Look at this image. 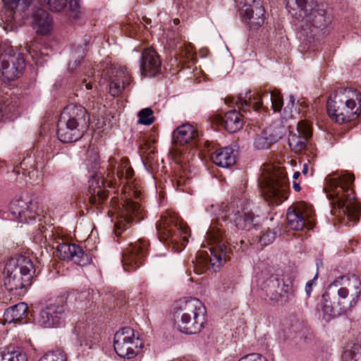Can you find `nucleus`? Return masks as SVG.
Returning a JSON list of instances; mask_svg holds the SVG:
<instances>
[{"instance_id": "nucleus-1", "label": "nucleus", "mask_w": 361, "mask_h": 361, "mask_svg": "<svg viewBox=\"0 0 361 361\" xmlns=\"http://www.w3.org/2000/svg\"><path fill=\"white\" fill-rule=\"evenodd\" d=\"M361 295V281L355 275L342 276L330 283L323 295L322 307L324 319L331 318L355 307Z\"/></svg>"}, {"instance_id": "nucleus-2", "label": "nucleus", "mask_w": 361, "mask_h": 361, "mask_svg": "<svg viewBox=\"0 0 361 361\" xmlns=\"http://www.w3.org/2000/svg\"><path fill=\"white\" fill-rule=\"evenodd\" d=\"M355 177L350 173H336L326 178L325 188L327 196L332 200L334 209L346 216L350 221H357L361 208L353 189Z\"/></svg>"}, {"instance_id": "nucleus-3", "label": "nucleus", "mask_w": 361, "mask_h": 361, "mask_svg": "<svg viewBox=\"0 0 361 361\" xmlns=\"http://www.w3.org/2000/svg\"><path fill=\"white\" fill-rule=\"evenodd\" d=\"M288 12L295 18L304 21L302 29L312 36L325 32L331 23L330 17L316 0H285Z\"/></svg>"}, {"instance_id": "nucleus-4", "label": "nucleus", "mask_w": 361, "mask_h": 361, "mask_svg": "<svg viewBox=\"0 0 361 361\" xmlns=\"http://www.w3.org/2000/svg\"><path fill=\"white\" fill-rule=\"evenodd\" d=\"M89 116L86 109L71 104L61 112L57 123L58 139L64 143L80 139L88 128Z\"/></svg>"}, {"instance_id": "nucleus-5", "label": "nucleus", "mask_w": 361, "mask_h": 361, "mask_svg": "<svg viewBox=\"0 0 361 361\" xmlns=\"http://www.w3.org/2000/svg\"><path fill=\"white\" fill-rule=\"evenodd\" d=\"M327 112L332 119L343 123L356 119L361 113V94L351 88L341 89L327 102Z\"/></svg>"}, {"instance_id": "nucleus-6", "label": "nucleus", "mask_w": 361, "mask_h": 361, "mask_svg": "<svg viewBox=\"0 0 361 361\" xmlns=\"http://www.w3.org/2000/svg\"><path fill=\"white\" fill-rule=\"evenodd\" d=\"M205 312V307L199 299L190 298L180 300L175 310L176 328L185 334L199 333L203 327Z\"/></svg>"}, {"instance_id": "nucleus-7", "label": "nucleus", "mask_w": 361, "mask_h": 361, "mask_svg": "<svg viewBox=\"0 0 361 361\" xmlns=\"http://www.w3.org/2000/svg\"><path fill=\"white\" fill-rule=\"evenodd\" d=\"M223 226L219 223L211 224L206 234V240L209 247L207 250H200L197 255L199 262L208 269L216 271L228 259L229 255L226 245L228 243L226 235H223Z\"/></svg>"}, {"instance_id": "nucleus-8", "label": "nucleus", "mask_w": 361, "mask_h": 361, "mask_svg": "<svg viewBox=\"0 0 361 361\" xmlns=\"http://www.w3.org/2000/svg\"><path fill=\"white\" fill-rule=\"evenodd\" d=\"M35 273V268L31 259L23 255L12 257L4 267V286L10 292L25 289L31 285Z\"/></svg>"}, {"instance_id": "nucleus-9", "label": "nucleus", "mask_w": 361, "mask_h": 361, "mask_svg": "<svg viewBox=\"0 0 361 361\" xmlns=\"http://www.w3.org/2000/svg\"><path fill=\"white\" fill-rule=\"evenodd\" d=\"M259 185L264 199L271 204L279 205L287 198V177L282 169L264 166Z\"/></svg>"}, {"instance_id": "nucleus-10", "label": "nucleus", "mask_w": 361, "mask_h": 361, "mask_svg": "<svg viewBox=\"0 0 361 361\" xmlns=\"http://www.w3.org/2000/svg\"><path fill=\"white\" fill-rule=\"evenodd\" d=\"M273 269L262 265L260 272L257 273V283L264 293L266 299L273 302H285L291 293L292 287L281 281L272 274Z\"/></svg>"}, {"instance_id": "nucleus-11", "label": "nucleus", "mask_w": 361, "mask_h": 361, "mask_svg": "<svg viewBox=\"0 0 361 361\" xmlns=\"http://www.w3.org/2000/svg\"><path fill=\"white\" fill-rule=\"evenodd\" d=\"M158 236L161 241L169 240L173 244L181 246L188 243L189 229L177 214L167 212L156 224Z\"/></svg>"}, {"instance_id": "nucleus-12", "label": "nucleus", "mask_w": 361, "mask_h": 361, "mask_svg": "<svg viewBox=\"0 0 361 361\" xmlns=\"http://www.w3.org/2000/svg\"><path fill=\"white\" fill-rule=\"evenodd\" d=\"M10 212L16 220L23 224L37 219L40 221L44 212L39 199L29 195L13 200L10 204Z\"/></svg>"}, {"instance_id": "nucleus-13", "label": "nucleus", "mask_w": 361, "mask_h": 361, "mask_svg": "<svg viewBox=\"0 0 361 361\" xmlns=\"http://www.w3.org/2000/svg\"><path fill=\"white\" fill-rule=\"evenodd\" d=\"M86 165L87 169L93 173L89 180L90 202L92 205L99 206L108 197L106 188L113 186L114 183L112 180H106L101 175L94 172L99 166V156L96 152H88Z\"/></svg>"}, {"instance_id": "nucleus-14", "label": "nucleus", "mask_w": 361, "mask_h": 361, "mask_svg": "<svg viewBox=\"0 0 361 361\" xmlns=\"http://www.w3.org/2000/svg\"><path fill=\"white\" fill-rule=\"evenodd\" d=\"M25 67L23 55L8 44L0 45V72L8 80H13L22 74Z\"/></svg>"}, {"instance_id": "nucleus-15", "label": "nucleus", "mask_w": 361, "mask_h": 361, "mask_svg": "<svg viewBox=\"0 0 361 361\" xmlns=\"http://www.w3.org/2000/svg\"><path fill=\"white\" fill-rule=\"evenodd\" d=\"M143 346V341L135 336L134 330L130 327L123 328L114 335V348L121 357L132 359L140 353Z\"/></svg>"}, {"instance_id": "nucleus-16", "label": "nucleus", "mask_w": 361, "mask_h": 361, "mask_svg": "<svg viewBox=\"0 0 361 361\" xmlns=\"http://www.w3.org/2000/svg\"><path fill=\"white\" fill-rule=\"evenodd\" d=\"M235 103L243 111H246L247 107L250 106L255 111L261 108L267 109V106L271 104L274 111L279 112L281 111L283 101L280 92L274 90L271 92L261 91L255 95H252V99L251 95L248 97V99L240 96L236 99Z\"/></svg>"}, {"instance_id": "nucleus-17", "label": "nucleus", "mask_w": 361, "mask_h": 361, "mask_svg": "<svg viewBox=\"0 0 361 361\" xmlns=\"http://www.w3.org/2000/svg\"><path fill=\"white\" fill-rule=\"evenodd\" d=\"M149 243L146 240L140 239L135 243H130L123 251L122 262L124 269L130 271L139 267L147 254Z\"/></svg>"}, {"instance_id": "nucleus-18", "label": "nucleus", "mask_w": 361, "mask_h": 361, "mask_svg": "<svg viewBox=\"0 0 361 361\" xmlns=\"http://www.w3.org/2000/svg\"><path fill=\"white\" fill-rule=\"evenodd\" d=\"M312 212L302 204L290 207L286 213L288 224L291 229L300 231L305 226H312Z\"/></svg>"}, {"instance_id": "nucleus-19", "label": "nucleus", "mask_w": 361, "mask_h": 361, "mask_svg": "<svg viewBox=\"0 0 361 361\" xmlns=\"http://www.w3.org/2000/svg\"><path fill=\"white\" fill-rule=\"evenodd\" d=\"M122 212L119 214L120 219L115 224L116 230L126 229L133 221H137L145 217V211L137 202L126 197V201L121 204Z\"/></svg>"}, {"instance_id": "nucleus-20", "label": "nucleus", "mask_w": 361, "mask_h": 361, "mask_svg": "<svg viewBox=\"0 0 361 361\" xmlns=\"http://www.w3.org/2000/svg\"><path fill=\"white\" fill-rule=\"evenodd\" d=\"M240 15L251 29L257 30L264 23V8L260 0H252L246 2L240 8Z\"/></svg>"}, {"instance_id": "nucleus-21", "label": "nucleus", "mask_w": 361, "mask_h": 361, "mask_svg": "<svg viewBox=\"0 0 361 361\" xmlns=\"http://www.w3.org/2000/svg\"><path fill=\"white\" fill-rule=\"evenodd\" d=\"M64 311V306L61 304H47L39 313L37 322L44 328L56 327L61 322Z\"/></svg>"}, {"instance_id": "nucleus-22", "label": "nucleus", "mask_w": 361, "mask_h": 361, "mask_svg": "<svg viewBox=\"0 0 361 361\" xmlns=\"http://www.w3.org/2000/svg\"><path fill=\"white\" fill-rule=\"evenodd\" d=\"M58 256L63 260L72 259L75 263L80 266H85L90 263L91 259L82 249L75 244L63 243L57 247Z\"/></svg>"}, {"instance_id": "nucleus-23", "label": "nucleus", "mask_w": 361, "mask_h": 361, "mask_svg": "<svg viewBox=\"0 0 361 361\" xmlns=\"http://www.w3.org/2000/svg\"><path fill=\"white\" fill-rule=\"evenodd\" d=\"M311 135L310 125L305 121H300L298 123L296 132L291 133L288 137V145L295 152H301L306 147Z\"/></svg>"}, {"instance_id": "nucleus-24", "label": "nucleus", "mask_w": 361, "mask_h": 361, "mask_svg": "<svg viewBox=\"0 0 361 361\" xmlns=\"http://www.w3.org/2000/svg\"><path fill=\"white\" fill-rule=\"evenodd\" d=\"M161 61L157 52L152 48L145 49L140 61V71L146 76H154L160 72Z\"/></svg>"}, {"instance_id": "nucleus-25", "label": "nucleus", "mask_w": 361, "mask_h": 361, "mask_svg": "<svg viewBox=\"0 0 361 361\" xmlns=\"http://www.w3.org/2000/svg\"><path fill=\"white\" fill-rule=\"evenodd\" d=\"M131 82L132 78L128 73L126 68L120 66L111 79L109 93L114 97L118 96Z\"/></svg>"}, {"instance_id": "nucleus-26", "label": "nucleus", "mask_w": 361, "mask_h": 361, "mask_svg": "<svg viewBox=\"0 0 361 361\" xmlns=\"http://www.w3.org/2000/svg\"><path fill=\"white\" fill-rule=\"evenodd\" d=\"M32 26L37 33L47 35L52 30V18L47 11L38 9L32 16Z\"/></svg>"}, {"instance_id": "nucleus-27", "label": "nucleus", "mask_w": 361, "mask_h": 361, "mask_svg": "<svg viewBox=\"0 0 361 361\" xmlns=\"http://www.w3.org/2000/svg\"><path fill=\"white\" fill-rule=\"evenodd\" d=\"M27 312V305L25 302H19L4 312V317L0 319V323L16 324L21 321Z\"/></svg>"}, {"instance_id": "nucleus-28", "label": "nucleus", "mask_w": 361, "mask_h": 361, "mask_svg": "<svg viewBox=\"0 0 361 361\" xmlns=\"http://www.w3.org/2000/svg\"><path fill=\"white\" fill-rule=\"evenodd\" d=\"M212 159L216 165L222 168H228L235 164L236 154L231 147H226L216 150Z\"/></svg>"}, {"instance_id": "nucleus-29", "label": "nucleus", "mask_w": 361, "mask_h": 361, "mask_svg": "<svg viewBox=\"0 0 361 361\" xmlns=\"http://www.w3.org/2000/svg\"><path fill=\"white\" fill-rule=\"evenodd\" d=\"M197 135V132L192 125L183 124L173 132V139L176 144L184 145L192 142Z\"/></svg>"}, {"instance_id": "nucleus-30", "label": "nucleus", "mask_w": 361, "mask_h": 361, "mask_svg": "<svg viewBox=\"0 0 361 361\" xmlns=\"http://www.w3.org/2000/svg\"><path fill=\"white\" fill-rule=\"evenodd\" d=\"M281 137V135L279 133H275L273 129H267L257 135L253 145L257 149H266L272 144L276 142Z\"/></svg>"}, {"instance_id": "nucleus-31", "label": "nucleus", "mask_w": 361, "mask_h": 361, "mask_svg": "<svg viewBox=\"0 0 361 361\" xmlns=\"http://www.w3.org/2000/svg\"><path fill=\"white\" fill-rule=\"evenodd\" d=\"M226 130L231 133H235L243 126V120L240 114L236 110H231L226 113L221 118Z\"/></svg>"}, {"instance_id": "nucleus-32", "label": "nucleus", "mask_w": 361, "mask_h": 361, "mask_svg": "<svg viewBox=\"0 0 361 361\" xmlns=\"http://www.w3.org/2000/svg\"><path fill=\"white\" fill-rule=\"evenodd\" d=\"M233 221L240 230L249 231L255 226V216L251 211L243 209L234 214Z\"/></svg>"}, {"instance_id": "nucleus-33", "label": "nucleus", "mask_w": 361, "mask_h": 361, "mask_svg": "<svg viewBox=\"0 0 361 361\" xmlns=\"http://www.w3.org/2000/svg\"><path fill=\"white\" fill-rule=\"evenodd\" d=\"M0 361H27L25 353L14 349H0Z\"/></svg>"}, {"instance_id": "nucleus-34", "label": "nucleus", "mask_w": 361, "mask_h": 361, "mask_svg": "<svg viewBox=\"0 0 361 361\" xmlns=\"http://www.w3.org/2000/svg\"><path fill=\"white\" fill-rule=\"evenodd\" d=\"M16 108V102H13L8 95H0V119L14 113Z\"/></svg>"}, {"instance_id": "nucleus-35", "label": "nucleus", "mask_w": 361, "mask_h": 361, "mask_svg": "<svg viewBox=\"0 0 361 361\" xmlns=\"http://www.w3.org/2000/svg\"><path fill=\"white\" fill-rule=\"evenodd\" d=\"M85 49L82 46H78L73 48L71 54V60L68 63V68L70 70L75 69L80 64L85 56Z\"/></svg>"}, {"instance_id": "nucleus-36", "label": "nucleus", "mask_w": 361, "mask_h": 361, "mask_svg": "<svg viewBox=\"0 0 361 361\" xmlns=\"http://www.w3.org/2000/svg\"><path fill=\"white\" fill-rule=\"evenodd\" d=\"M343 361H361V341L343 353Z\"/></svg>"}, {"instance_id": "nucleus-37", "label": "nucleus", "mask_w": 361, "mask_h": 361, "mask_svg": "<svg viewBox=\"0 0 361 361\" xmlns=\"http://www.w3.org/2000/svg\"><path fill=\"white\" fill-rule=\"evenodd\" d=\"M153 111L150 108H145L138 113V123L140 124L149 126L154 121Z\"/></svg>"}, {"instance_id": "nucleus-38", "label": "nucleus", "mask_w": 361, "mask_h": 361, "mask_svg": "<svg viewBox=\"0 0 361 361\" xmlns=\"http://www.w3.org/2000/svg\"><path fill=\"white\" fill-rule=\"evenodd\" d=\"M38 361H67V356L63 351L56 350L49 353H47Z\"/></svg>"}, {"instance_id": "nucleus-39", "label": "nucleus", "mask_w": 361, "mask_h": 361, "mask_svg": "<svg viewBox=\"0 0 361 361\" xmlns=\"http://www.w3.org/2000/svg\"><path fill=\"white\" fill-rule=\"evenodd\" d=\"M32 1L33 0H3L8 8L12 11L18 7H20L23 11H25L30 6Z\"/></svg>"}, {"instance_id": "nucleus-40", "label": "nucleus", "mask_w": 361, "mask_h": 361, "mask_svg": "<svg viewBox=\"0 0 361 361\" xmlns=\"http://www.w3.org/2000/svg\"><path fill=\"white\" fill-rule=\"evenodd\" d=\"M276 232L268 228L263 233L259 238V243L262 245H267L274 242L276 238Z\"/></svg>"}, {"instance_id": "nucleus-41", "label": "nucleus", "mask_w": 361, "mask_h": 361, "mask_svg": "<svg viewBox=\"0 0 361 361\" xmlns=\"http://www.w3.org/2000/svg\"><path fill=\"white\" fill-rule=\"evenodd\" d=\"M68 0H47L49 8L55 12L62 11L67 6Z\"/></svg>"}, {"instance_id": "nucleus-42", "label": "nucleus", "mask_w": 361, "mask_h": 361, "mask_svg": "<svg viewBox=\"0 0 361 361\" xmlns=\"http://www.w3.org/2000/svg\"><path fill=\"white\" fill-rule=\"evenodd\" d=\"M70 10L71 15L74 18H79V14L80 13V4L79 0H71L70 1Z\"/></svg>"}, {"instance_id": "nucleus-43", "label": "nucleus", "mask_w": 361, "mask_h": 361, "mask_svg": "<svg viewBox=\"0 0 361 361\" xmlns=\"http://www.w3.org/2000/svg\"><path fill=\"white\" fill-rule=\"evenodd\" d=\"M238 361H267V360L260 354L252 353L243 356Z\"/></svg>"}, {"instance_id": "nucleus-44", "label": "nucleus", "mask_w": 361, "mask_h": 361, "mask_svg": "<svg viewBox=\"0 0 361 361\" xmlns=\"http://www.w3.org/2000/svg\"><path fill=\"white\" fill-rule=\"evenodd\" d=\"M295 98L293 95H290L288 97V102L287 106L284 108V113L286 114L285 117H289L291 116V110L295 105Z\"/></svg>"}, {"instance_id": "nucleus-45", "label": "nucleus", "mask_w": 361, "mask_h": 361, "mask_svg": "<svg viewBox=\"0 0 361 361\" xmlns=\"http://www.w3.org/2000/svg\"><path fill=\"white\" fill-rule=\"evenodd\" d=\"M317 278V274L314 276V277L309 281L305 286V293L307 296H310L312 291V286L316 284V279Z\"/></svg>"}, {"instance_id": "nucleus-46", "label": "nucleus", "mask_w": 361, "mask_h": 361, "mask_svg": "<svg viewBox=\"0 0 361 361\" xmlns=\"http://www.w3.org/2000/svg\"><path fill=\"white\" fill-rule=\"evenodd\" d=\"M133 176V171L130 168L125 169V177L126 179L131 178Z\"/></svg>"}, {"instance_id": "nucleus-47", "label": "nucleus", "mask_w": 361, "mask_h": 361, "mask_svg": "<svg viewBox=\"0 0 361 361\" xmlns=\"http://www.w3.org/2000/svg\"><path fill=\"white\" fill-rule=\"evenodd\" d=\"M82 83L85 85V88L87 90H91L92 88V85L91 82H87L86 80L83 81Z\"/></svg>"}, {"instance_id": "nucleus-48", "label": "nucleus", "mask_w": 361, "mask_h": 361, "mask_svg": "<svg viewBox=\"0 0 361 361\" xmlns=\"http://www.w3.org/2000/svg\"><path fill=\"white\" fill-rule=\"evenodd\" d=\"M293 186L294 190H295V191H297V192L300 191V189H301V188H300V184H299V183H295V182H294V183H293Z\"/></svg>"}, {"instance_id": "nucleus-49", "label": "nucleus", "mask_w": 361, "mask_h": 361, "mask_svg": "<svg viewBox=\"0 0 361 361\" xmlns=\"http://www.w3.org/2000/svg\"><path fill=\"white\" fill-rule=\"evenodd\" d=\"M307 171H308V166L307 165L305 164L303 165V169H302V173L304 174H307Z\"/></svg>"}, {"instance_id": "nucleus-50", "label": "nucleus", "mask_w": 361, "mask_h": 361, "mask_svg": "<svg viewBox=\"0 0 361 361\" xmlns=\"http://www.w3.org/2000/svg\"><path fill=\"white\" fill-rule=\"evenodd\" d=\"M124 176V171L122 170V171H117V177L118 178H121V177H123Z\"/></svg>"}, {"instance_id": "nucleus-51", "label": "nucleus", "mask_w": 361, "mask_h": 361, "mask_svg": "<svg viewBox=\"0 0 361 361\" xmlns=\"http://www.w3.org/2000/svg\"><path fill=\"white\" fill-rule=\"evenodd\" d=\"M300 172H298V171L295 172L293 176V179H297L300 176Z\"/></svg>"}, {"instance_id": "nucleus-52", "label": "nucleus", "mask_w": 361, "mask_h": 361, "mask_svg": "<svg viewBox=\"0 0 361 361\" xmlns=\"http://www.w3.org/2000/svg\"><path fill=\"white\" fill-rule=\"evenodd\" d=\"M183 183V180H182L180 179L176 180V183H177L178 186H180V185H182Z\"/></svg>"}, {"instance_id": "nucleus-53", "label": "nucleus", "mask_w": 361, "mask_h": 361, "mask_svg": "<svg viewBox=\"0 0 361 361\" xmlns=\"http://www.w3.org/2000/svg\"><path fill=\"white\" fill-rule=\"evenodd\" d=\"M173 22H174V23L176 25H177L179 23V20L178 19H174Z\"/></svg>"}, {"instance_id": "nucleus-54", "label": "nucleus", "mask_w": 361, "mask_h": 361, "mask_svg": "<svg viewBox=\"0 0 361 361\" xmlns=\"http://www.w3.org/2000/svg\"><path fill=\"white\" fill-rule=\"evenodd\" d=\"M83 342L85 343V345H89V343H87V341L86 340H84Z\"/></svg>"}, {"instance_id": "nucleus-55", "label": "nucleus", "mask_w": 361, "mask_h": 361, "mask_svg": "<svg viewBox=\"0 0 361 361\" xmlns=\"http://www.w3.org/2000/svg\"><path fill=\"white\" fill-rule=\"evenodd\" d=\"M116 200H114V199H111V204L113 205V204H114V202H116Z\"/></svg>"}, {"instance_id": "nucleus-56", "label": "nucleus", "mask_w": 361, "mask_h": 361, "mask_svg": "<svg viewBox=\"0 0 361 361\" xmlns=\"http://www.w3.org/2000/svg\"><path fill=\"white\" fill-rule=\"evenodd\" d=\"M113 213H114V212H112V211H108V214H113Z\"/></svg>"}]
</instances>
